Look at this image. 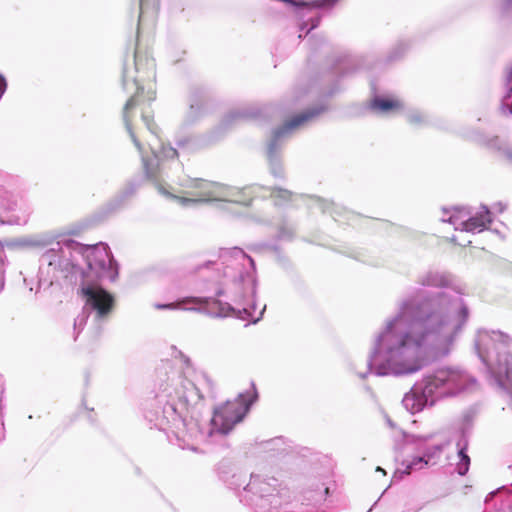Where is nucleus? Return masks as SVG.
<instances>
[{"instance_id": "nucleus-14", "label": "nucleus", "mask_w": 512, "mask_h": 512, "mask_svg": "<svg viewBox=\"0 0 512 512\" xmlns=\"http://www.w3.org/2000/svg\"><path fill=\"white\" fill-rule=\"evenodd\" d=\"M209 93L202 87L191 88L188 95V109L183 117V126H191L201 120L208 112Z\"/></svg>"}, {"instance_id": "nucleus-32", "label": "nucleus", "mask_w": 512, "mask_h": 512, "mask_svg": "<svg viewBox=\"0 0 512 512\" xmlns=\"http://www.w3.org/2000/svg\"><path fill=\"white\" fill-rule=\"evenodd\" d=\"M155 99V93L148 91V100L153 101Z\"/></svg>"}, {"instance_id": "nucleus-24", "label": "nucleus", "mask_w": 512, "mask_h": 512, "mask_svg": "<svg viewBox=\"0 0 512 512\" xmlns=\"http://www.w3.org/2000/svg\"><path fill=\"white\" fill-rule=\"evenodd\" d=\"M140 4V13H139V23L144 19L146 15H149L151 18H154L159 9L160 0H139Z\"/></svg>"}, {"instance_id": "nucleus-20", "label": "nucleus", "mask_w": 512, "mask_h": 512, "mask_svg": "<svg viewBox=\"0 0 512 512\" xmlns=\"http://www.w3.org/2000/svg\"><path fill=\"white\" fill-rule=\"evenodd\" d=\"M467 446L468 440L463 435L457 443L459 462L457 463L456 470L460 476H465L470 467V457L467 454Z\"/></svg>"}, {"instance_id": "nucleus-21", "label": "nucleus", "mask_w": 512, "mask_h": 512, "mask_svg": "<svg viewBox=\"0 0 512 512\" xmlns=\"http://www.w3.org/2000/svg\"><path fill=\"white\" fill-rule=\"evenodd\" d=\"M265 452L272 453V455H281L287 453L286 443L284 438L276 437L261 443Z\"/></svg>"}, {"instance_id": "nucleus-7", "label": "nucleus", "mask_w": 512, "mask_h": 512, "mask_svg": "<svg viewBox=\"0 0 512 512\" xmlns=\"http://www.w3.org/2000/svg\"><path fill=\"white\" fill-rule=\"evenodd\" d=\"M476 379L457 367L441 366L426 372L407 392L402 405L411 414L432 407L444 397L455 396L475 384Z\"/></svg>"}, {"instance_id": "nucleus-16", "label": "nucleus", "mask_w": 512, "mask_h": 512, "mask_svg": "<svg viewBox=\"0 0 512 512\" xmlns=\"http://www.w3.org/2000/svg\"><path fill=\"white\" fill-rule=\"evenodd\" d=\"M218 474L227 487L235 491L239 490L240 487L246 483V473L226 461L220 462Z\"/></svg>"}, {"instance_id": "nucleus-4", "label": "nucleus", "mask_w": 512, "mask_h": 512, "mask_svg": "<svg viewBox=\"0 0 512 512\" xmlns=\"http://www.w3.org/2000/svg\"><path fill=\"white\" fill-rule=\"evenodd\" d=\"M168 380L170 382L159 384L153 398L145 400L142 405L143 417L150 428L174 433L183 449H196L193 444H186V437L200 439L205 434H228L235 424L244 419L258 399L256 385L251 382L250 389L240 393L235 401H227L215 407L210 427L204 429L200 423L204 404L199 388L179 375Z\"/></svg>"}, {"instance_id": "nucleus-22", "label": "nucleus", "mask_w": 512, "mask_h": 512, "mask_svg": "<svg viewBox=\"0 0 512 512\" xmlns=\"http://www.w3.org/2000/svg\"><path fill=\"white\" fill-rule=\"evenodd\" d=\"M406 121L414 127H423L428 124L427 115L419 109H409L405 112Z\"/></svg>"}, {"instance_id": "nucleus-29", "label": "nucleus", "mask_w": 512, "mask_h": 512, "mask_svg": "<svg viewBox=\"0 0 512 512\" xmlns=\"http://www.w3.org/2000/svg\"><path fill=\"white\" fill-rule=\"evenodd\" d=\"M311 49L317 51L321 47L327 44V40L323 36H311L309 38Z\"/></svg>"}, {"instance_id": "nucleus-5", "label": "nucleus", "mask_w": 512, "mask_h": 512, "mask_svg": "<svg viewBox=\"0 0 512 512\" xmlns=\"http://www.w3.org/2000/svg\"><path fill=\"white\" fill-rule=\"evenodd\" d=\"M154 78V59L139 49H136L133 55V67H128V65L125 64L123 69V88L127 92H133V95L126 102L123 108V121L134 146L141 156L145 176L153 182L158 183L162 179L161 162L164 159H174L193 154L212 141H215L217 139L215 134L220 130L227 129L232 124L241 120L256 119L261 114V110L255 106L233 109L223 117L219 127L210 135L176 134L174 139L175 146H171L170 144L165 145L163 143L158 147L150 145L152 156H145L144 145L134 133L130 118L132 110L138 105L144 92V86L142 83Z\"/></svg>"}, {"instance_id": "nucleus-18", "label": "nucleus", "mask_w": 512, "mask_h": 512, "mask_svg": "<svg viewBox=\"0 0 512 512\" xmlns=\"http://www.w3.org/2000/svg\"><path fill=\"white\" fill-rule=\"evenodd\" d=\"M369 107L372 111L380 114H387L401 107L400 101L381 95H374Z\"/></svg>"}, {"instance_id": "nucleus-35", "label": "nucleus", "mask_w": 512, "mask_h": 512, "mask_svg": "<svg viewBox=\"0 0 512 512\" xmlns=\"http://www.w3.org/2000/svg\"><path fill=\"white\" fill-rule=\"evenodd\" d=\"M337 90H338V89H337L336 87H335V88H333V89L328 93V95H329V96H332V95H333Z\"/></svg>"}, {"instance_id": "nucleus-10", "label": "nucleus", "mask_w": 512, "mask_h": 512, "mask_svg": "<svg viewBox=\"0 0 512 512\" xmlns=\"http://www.w3.org/2000/svg\"><path fill=\"white\" fill-rule=\"evenodd\" d=\"M404 446L418 453L411 460L402 461V468H397L393 474L392 482L400 481L405 475H409L413 471L421 470L429 464H435L439 459L446 443L430 444V440L434 434H409L402 432Z\"/></svg>"}, {"instance_id": "nucleus-17", "label": "nucleus", "mask_w": 512, "mask_h": 512, "mask_svg": "<svg viewBox=\"0 0 512 512\" xmlns=\"http://www.w3.org/2000/svg\"><path fill=\"white\" fill-rule=\"evenodd\" d=\"M139 187L140 180L131 179L127 181L114 198L108 202V209L116 211L124 207L136 195Z\"/></svg>"}, {"instance_id": "nucleus-33", "label": "nucleus", "mask_w": 512, "mask_h": 512, "mask_svg": "<svg viewBox=\"0 0 512 512\" xmlns=\"http://www.w3.org/2000/svg\"><path fill=\"white\" fill-rule=\"evenodd\" d=\"M386 421H387V424H388L391 428H394V427H395L394 422H393L390 418H388V417H387Z\"/></svg>"}, {"instance_id": "nucleus-25", "label": "nucleus", "mask_w": 512, "mask_h": 512, "mask_svg": "<svg viewBox=\"0 0 512 512\" xmlns=\"http://www.w3.org/2000/svg\"><path fill=\"white\" fill-rule=\"evenodd\" d=\"M339 2L340 0H311L307 2H301V4L310 9L331 11L337 6Z\"/></svg>"}, {"instance_id": "nucleus-27", "label": "nucleus", "mask_w": 512, "mask_h": 512, "mask_svg": "<svg viewBox=\"0 0 512 512\" xmlns=\"http://www.w3.org/2000/svg\"><path fill=\"white\" fill-rule=\"evenodd\" d=\"M295 234V228L292 224L284 222L278 229L277 238L279 240H292Z\"/></svg>"}, {"instance_id": "nucleus-2", "label": "nucleus", "mask_w": 512, "mask_h": 512, "mask_svg": "<svg viewBox=\"0 0 512 512\" xmlns=\"http://www.w3.org/2000/svg\"><path fill=\"white\" fill-rule=\"evenodd\" d=\"M26 243L35 247L51 246L39 260L40 288L50 287L64 277L77 287V293L84 300L82 312L74 320L75 340L89 316L98 327L108 320L115 299L98 281L114 282L119 274V266L106 243L84 245L65 234L54 233L39 235Z\"/></svg>"}, {"instance_id": "nucleus-3", "label": "nucleus", "mask_w": 512, "mask_h": 512, "mask_svg": "<svg viewBox=\"0 0 512 512\" xmlns=\"http://www.w3.org/2000/svg\"><path fill=\"white\" fill-rule=\"evenodd\" d=\"M195 276L194 291L171 303H155L158 310L184 309L213 318L235 317L256 324L266 305L257 310V270L254 259L239 247L222 248L218 259L206 260L189 269Z\"/></svg>"}, {"instance_id": "nucleus-11", "label": "nucleus", "mask_w": 512, "mask_h": 512, "mask_svg": "<svg viewBox=\"0 0 512 512\" xmlns=\"http://www.w3.org/2000/svg\"><path fill=\"white\" fill-rule=\"evenodd\" d=\"M482 211L472 215L466 207H453L451 211L443 208L442 221L452 224L455 230L480 233L487 229L492 222L491 212L486 205H482Z\"/></svg>"}, {"instance_id": "nucleus-36", "label": "nucleus", "mask_w": 512, "mask_h": 512, "mask_svg": "<svg viewBox=\"0 0 512 512\" xmlns=\"http://www.w3.org/2000/svg\"><path fill=\"white\" fill-rule=\"evenodd\" d=\"M376 471L383 472L385 474V470L383 468H381L380 466H378L376 468Z\"/></svg>"}, {"instance_id": "nucleus-13", "label": "nucleus", "mask_w": 512, "mask_h": 512, "mask_svg": "<svg viewBox=\"0 0 512 512\" xmlns=\"http://www.w3.org/2000/svg\"><path fill=\"white\" fill-rule=\"evenodd\" d=\"M372 61L373 57L370 55H352L342 52L335 58L332 69L336 74L337 81H340L369 70Z\"/></svg>"}, {"instance_id": "nucleus-1", "label": "nucleus", "mask_w": 512, "mask_h": 512, "mask_svg": "<svg viewBox=\"0 0 512 512\" xmlns=\"http://www.w3.org/2000/svg\"><path fill=\"white\" fill-rule=\"evenodd\" d=\"M420 288L402 298L394 315L375 334L361 379L405 377L451 353L470 318L464 286L446 271L428 269L417 276Z\"/></svg>"}, {"instance_id": "nucleus-12", "label": "nucleus", "mask_w": 512, "mask_h": 512, "mask_svg": "<svg viewBox=\"0 0 512 512\" xmlns=\"http://www.w3.org/2000/svg\"><path fill=\"white\" fill-rule=\"evenodd\" d=\"M238 191H245L239 195H235L234 199H241V202H234L235 204L249 206L252 201L258 197L266 198L271 197L274 200V204L277 206H285L290 202H294L298 197L304 198V196H298L290 190L283 189L280 187H266L259 184H253L243 188H238Z\"/></svg>"}, {"instance_id": "nucleus-23", "label": "nucleus", "mask_w": 512, "mask_h": 512, "mask_svg": "<svg viewBox=\"0 0 512 512\" xmlns=\"http://www.w3.org/2000/svg\"><path fill=\"white\" fill-rule=\"evenodd\" d=\"M507 92L501 100V112L504 115H512V68L506 78Z\"/></svg>"}, {"instance_id": "nucleus-6", "label": "nucleus", "mask_w": 512, "mask_h": 512, "mask_svg": "<svg viewBox=\"0 0 512 512\" xmlns=\"http://www.w3.org/2000/svg\"><path fill=\"white\" fill-rule=\"evenodd\" d=\"M322 486L313 483L302 492L300 506L306 507L303 511L293 510L298 504H293L290 489L282 486L274 477L252 473L238 497L253 512H315L329 495V487L322 489Z\"/></svg>"}, {"instance_id": "nucleus-30", "label": "nucleus", "mask_w": 512, "mask_h": 512, "mask_svg": "<svg viewBox=\"0 0 512 512\" xmlns=\"http://www.w3.org/2000/svg\"><path fill=\"white\" fill-rule=\"evenodd\" d=\"M142 121L144 122L145 126L152 134H154V135L157 134L156 125L150 115L143 112L142 113Z\"/></svg>"}, {"instance_id": "nucleus-9", "label": "nucleus", "mask_w": 512, "mask_h": 512, "mask_svg": "<svg viewBox=\"0 0 512 512\" xmlns=\"http://www.w3.org/2000/svg\"><path fill=\"white\" fill-rule=\"evenodd\" d=\"M180 185L188 189L185 193L190 197L176 196L165 190L162 186H159L158 190L164 196L176 200L183 207L209 202H241V199H234V196L245 192L238 191V187L202 178H187Z\"/></svg>"}, {"instance_id": "nucleus-19", "label": "nucleus", "mask_w": 512, "mask_h": 512, "mask_svg": "<svg viewBox=\"0 0 512 512\" xmlns=\"http://www.w3.org/2000/svg\"><path fill=\"white\" fill-rule=\"evenodd\" d=\"M411 47V41L408 39L398 40L388 51L385 57V63L390 64L401 60Z\"/></svg>"}, {"instance_id": "nucleus-38", "label": "nucleus", "mask_w": 512, "mask_h": 512, "mask_svg": "<svg viewBox=\"0 0 512 512\" xmlns=\"http://www.w3.org/2000/svg\"><path fill=\"white\" fill-rule=\"evenodd\" d=\"M302 37H303V35L300 33L297 38L302 39Z\"/></svg>"}, {"instance_id": "nucleus-26", "label": "nucleus", "mask_w": 512, "mask_h": 512, "mask_svg": "<svg viewBox=\"0 0 512 512\" xmlns=\"http://www.w3.org/2000/svg\"><path fill=\"white\" fill-rule=\"evenodd\" d=\"M499 17L501 20L512 17V0H499L497 4Z\"/></svg>"}, {"instance_id": "nucleus-8", "label": "nucleus", "mask_w": 512, "mask_h": 512, "mask_svg": "<svg viewBox=\"0 0 512 512\" xmlns=\"http://www.w3.org/2000/svg\"><path fill=\"white\" fill-rule=\"evenodd\" d=\"M328 110L327 104H317L293 116L283 125L272 130L266 143V159L270 174L276 179H284L285 171L282 153L285 144L297 129L306 128L315 123Z\"/></svg>"}, {"instance_id": "nucleus-37", "label": "nucleus", "mask_w": 512, "mask_h": 512, "mask_svg": "<svg viewBox=\"0 0 512 512\" xmlns=\"http://www.w3.org/2000/svg\"><path fill=\"white\" fill-rule=\"evenodd\" d=\"M135 471H136V473H137L138 475H140V474H141V471H140V469H139V468H136V470H135Z\"/></svg>"}, {"instance_id": "nucleus-15", "label": "nucleus", "mask_w": 512, "mask_h": 512, "mask_svg": "<svg viewBox=\"0 0 512 512\" xmlns=\"http://www.w3.org/2000/svg\"><path fill=\"white\" fill-rule=\"evenodd\" d=\"M308 200V206L310 209H317L323 214H329L335 221L349 223L356 215L354 212L347 210L345 207L334 203L333 201H329L326 199H322L317 196H307L305 197Z\"/></svg>"}, {"instance_id": "nucleus-28", "label": "nucleus", "mask_w": 512, "mask_h": 512, "mask_svg": "<svg viewBox=\"0 0 512 512\" xmlns=\"http://www.w3.org/2000/svg\"><path fill=\"white\" fill-rule=\"evenodd\" d=\"M320 21H321V17L320 16H317V17H311L309 19V23L308 22H302L300 24V30H304V29H307L306 31V34L305 36H307L313 29L317 28L320 24Z\"/></svg>"}, {"instance_id": "nucleus-34", "label": "nucleus", "mask_w": 512, "mask_h": 512, "mask_svg": "<svg viewBox=\"0 0 512 512\" xmlns=\"http://www.w3.org/2000/svg\"><path fill=\"white\" fill-rule=\"evenodd\" d=\"M3 288H4V280L0 279V292L3 290Z\"/></svg>"}, {"instance_id": "nucleus-31", "label": "nucleus", "mask_w": 512, "mask_h": 512, "mask_svg": "<svg viewBox=\"0 0 512 512\" xmlns=\"http://www.w3.org/2000/svg\"><path fill=\"white\" fill-rule=\"evenodd\" d=\"M165 375H167V378H172V377H174V376H178V375H179V376H181V377H183L181 374H179V373H178V372H176V371H172V372H171V375H168V372H165ZM167 382H170V381H169L168 379H166L165 381H163V384H165V383H167ZM160 384H162V382H161Z\"/></svg>"}]
</instances>
